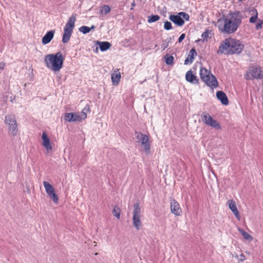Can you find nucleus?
<instances>
[{
	"mask_svg": "<svg viewBox=\"0 0 263 263\" xmlns=\"http://www.w3.org/2000/svg\"><path fill=\"white\" fill-rule=\"evenodd\" d=\"M243 16L239 11L230 13L219 18L216 26L223 34H232L236 31L241 24Z\"/></svg>",
	"mask_w": 263,
	"mask_h": 263,
	"instance_id": "f257e3e1",
	"label": "nucleus"
},
{
	"mask_svg": "<svg viewBox=\"0 0 263 263\" xmlns=\"http://www.w3.org/2000/svg\"><path fill=\"white\" fill-rule=\"evenodd\" d=\"M243 45L236 39L229 37L223 41L219 47L218 54H239L243 49Z\"/></svg>",
	"mask_w": 263,
	"mask_h": 263,
	"instance_id": "f03ea898",
	"label": "nucleus"
},
{
	"mask_svg": "<svg viewBox=\"0 0 263 263\" xmlns=\"http://www.w3.org/2000/svg\"><path fill=\"white\" fill-rule=\"evenodd\" d=\"M64 59L62 53L58 52L54 54L46 55L44 58V62L47 68L54 72H57L62 68Z\"/></svg>",
	"mask_w": 263,
	"mask_h": 263,
	"instance_id": "7ed1b4c3",
	"label": "nucleus"
},
{
	"mask_svg": "<svg viewBox=\"0 0 263 263\" xmlns=\"http://www.w3.org/2000/svg\"><path fill=\"white\" fill-rule=\"evenodd\" d=\"M200 76L201 80L211 88L218 86V83L216 77L206 68L200 67Z\"/></svg>",
	"mask_w": 263,
	"mask_h": 263,
	"instance_id": "20e7f679",
	"label": "nucleus"
},
{
	"mask_svg": "<svg viewBox=\"0 0 263 263\" xmlns=\"http://www.w3.org/2000/svg\"><path fill=\"white\" fill-rule=\"evenodd\" d=\"M76 14H72L69 18L64 28V33L62 37L63 43H67L70 38L76 21Z\"/></svg>",
	"mask_w": 263,
	"mask_h": 263,
	"instance_id": "39448f33",
	"label": "nucleus"
},
{
	"mask_svg": "<svg viewBox=\"0 0 263 263\" xmlns=\"http://www.w3.org/2000/svg\"><path fill=\"white\" fill-rule=\"evenodd\" d=\"M245 77L246 79L249 80L262 79H263V70L258 65L250 66L247 69Z\"/></svg>",
	"mask_w": 263,
	"mask_h": 263,
	"instance_id": "423d86ee",
	"label": "nucleus"
},
{
	"mask_svg": "<svg viewBox=\"0 0 263 263\" xmlns=\"http://www.w3.org/2000/svg\"><path fill=\"white\" fill-rule=\"evenodd\" d=\"M142 217L141 209L139 203L137 202L134 204V209L133 212V226L137 230L140 229L142 227V222L141 218Z\"/></svg>",
	"mask_w": 263,
	"mask_h": 263,
	"instance_id": "0eeeda50",
	"label": "nucleus"
},
{
	"mask_svg": "<svg viewBox=\"0 0 263 263\" xmlns=\"http://www.w3.org/2000/svg\"><path fill=\"white\" fill-rule=\"evenodd\" d=\"M5 123L8 126V129L11 134L14 136L17 133L16 121L13 115H7L5 119Z\"/></svg>",
	"mask_w": 263,
	"mask_h": 263,
	"instance_id": "6e6552de",
	"label": "nucleus"
},
{
	"mask_svg": "<svg viewBox=\"0 0 263 263\" xmlns=\"http://www.w3.org/2000/svg\"><path fill=\"white\" fill-rule=\"evenodd\" d=\"M190 18L187 13L183 12H179L177 15H171L169 20L178 26H182L184 24V20L189 21Z\"/></svg>",
	"mask_w": 263,
	"mask_h": 263,
	"instance_id": "1a4fd4ad",
	"label": "nucleus"
},
{
	"mask_svg": "<svg viewBox=\"0 0 263 263\" xmlns=\"http://www.w3.org/2000/svg\"><path fill=\"white\" fill-rule=\"evenodd\" d=\"M86 114L83 110L80 113H66L64 116V119L69 122L81 121L86 119Z\"/></svg>",
	"mask_w": 263,
	"mask_h": 263,
	"instance_id": "9d476101",
	"label": "nucleus"
},
{
	"mask_svg": "<svg viewBox=\"0 0 263 263\" xmlns=\"http://www.w3.org/2000/svg\"><path fill=\"white\" fill-rule=\"evenodd\" d=\"M202 121L205 124L210 126L216 129H220L221 126L220 124L216 121L214 120L212 117L207 112H203L201 115Z\"/></svg>",
	"mask_w": 263,
	"mask_h": 263,
	"instance_id": "9b49d317",
	"label": "nucleus"
},
{
	"mask_svg": "<svg viewBox=\"0 0 263 263\" xmlns=\"http://www.w3.org/2000/svg\"><path fill=\"white\" fill-rule=\"evenodd\" d=\"M46 192L50 199L52 200L54 203H58L59 198L55 193V190L52 185L48 182L44 181L43 182Z\"/></svg>",
	"mask_w": 263,
	"mask_h": 263,
	"instance_id": "f8f14e48",
	"label": "nucleus"
},
{
	"mask_svg": "<svg viewBox=\"0 0 263 263\" xmlns=\"http://www.w3.org/2000/svg\"><path fill=\"white\" fill-rule=\"evenodd\" d=\"M137 138L138 142L140 143L141 145L143 146L145 152L146 154L149 153L150 149V144L149 142L148 137L141 133L137 134Z\"/></svg>",
	"mask_w": 263,
	"mask_h": 263,
	"instance_id": "ddd939ff",
	"label": "nucleus"
},
{
	"mask_svg": "<svg viewBox=\"0 0 263 263\" xmlns=\"http://www.w3.org/2000/svg\"><path fill=\"white\" fill-rule=\"evenodd\" d=\"M42 145L46 148L48 153L51 152L52 149L51 141L48 137L46 133L43 132L42 135Z\"/></svg>",
	"mask_w": 263,
	"mask_h": 263,
	"instance_id": "4468645a",
	"label": "nucleus"
},
{
	"mask_svg": "<svg viewBox=\"0 0 263 263\" xmlns=\"http://www.w3.org/2000/svg\"><path fill=\"white\" fill-rule=\"evenodd\" d=\"M171 211L176 216H180L182 213L179 204L175 199H172L171 201Z\"/></svg>",
	"mask_w": 263,
	"mask_h": 263,
	"instance_id": "2eb2a0df",
	"label": "nucleus"
},
{
	"mask_svg": "<svg viewBox=\"0 0 263 263\" xmlns=\"http://www.w3.org/2000/svg\"><path fill=\"white\" fill-rule=\"evenodd\" d=\"M185 79L187 82L194 84H197L199 83L197 76L193 74L192 70H189L186 73Z\"/></svg>",
	"mask_w": 263,
	"mask_h": 263,
	"instance_id": "dca6fc26",
	"label": "nucleus"
},
{
	"mask_svg": "<svg viewBox=\"0 0 263 263\" xmlns=\"http://www.w3.org/2000/svg\"><path fill=\"white\" fill-rule=\"evenodd\" d=\"M54 32V30H50L48 31L42 39V44L43 45L48 44L53 39Z\"/></svg>",
	"mask_w": 263,
	"mask_h": 263,
	"instance_id": "f3484780",
	"label": "nucleus"
},
{
	"mask_svg": "<svg viewBox=\"0 0 263 263\" xmlns=\"http://www.w3.org/2000/svg\"><path fill=\"white\" fill-rule=\"evenodd\" d=\"M216 96L218 100H219L221 103L224 105H227L229 104V100L225 93L222 91H218L216 92Z\"/></svg>",
	"mask_w": 263,
	"mask_h": 263,
	"instance_id": "a211bd4d",
	"label": "nucleus"
},
{
	"mask_svg": "<svg viewBox=\"0 0 263 263\" xmlns=\"http://www.w3.org/2000/svg\"><path fill=\"white\" fill-rule=\"evenodd\" d=\"M228 203H229V208L232 211L234 215L237 217V218L238 220H239V219H240L239 213V212L236 207L235 202L233 200H231L228 201Z\"/></svg>",
	"mask_w": 263,
	"mask_h": 263,
	"instance_id": "6ab92c4d",
	"label": "nucleus"
},
{
	"mask_svg": "<svg viewBox=\"0 0 263 263\" xmlns=\"http://www.w3.org/2000/svg\"><path fill=\"white\" fill-rule=\"evenodd\" d=\"M197 55L196 50L194 48L192 49L187 55V57L184 61V64L187 65L189 63H192L194 59V57Z\"/></svg>",
	"mask_w": 263,
	"mask_h": 263,
	"instance_id": "aec40b11",
	"label": "nucleus"
},
{
	"mask_svg": "<svg viewBox=\"0 0 263 263\" xmlns=\"http://www.w3.org/2000/svg\"><path fill=\"white\" fill-rule=\"evenodd\" d=\"M121 74L118 70H115L111 74V80L114 85H118L120 82Z\"/></svg>",
	"mask_w": 263,
	"mask_h": 263,
	"instance_id": "412c9836",
	"label": "nucleus"
},
{
	"mask_svg": "<svg viewBox=\"0 0 263 263\" xmlns=\"http://www.w3.org/2000/svg\"><path fill=\"white\" fill-rule=\"evenodd\" d=\"M100 49L102 51H104L108 49L111 47V44L108 42H98Z\"/></svg>",
	"mask_w": 263,
	"mask_h": 263,
	"instance_id": "4be33fe9",
	"label": "nucleus"
},
{
	"mask_svg": "<svg viewBox=\"0 0 263 263\" xmlns=\"http://www.w3.org/2000/svg\"><path fill=\"white\" fill-rule=\"evenodd\" d=\"M250 13L252 16L250 18L249 22L251 23H254L256 22L258 17V12L257 10L256 9H253L250 11Z\"/></svg>",
	"mask_w": 263,
	"mask_h": 263,
	"instance_id": "5701e85b",
	"label": "nucleus"
},
{
	"mask_svg": "<svg viewBox=\"0 0 263 263\" xmlns=\"http://www.w3.org/2000/svg\"><path fill=\"white\" fill-rule=\"evenodd\" d=\"M110 7L108 5H103L100 10V13L101 15H106L110 12Z\"/></svg>",
	"mask_w": 263,
	"mask_h": 263,
	"instance_id": "b1692460",
	"label": "nucleus"
},
{
	"mask_svg": "<svg viewBox=\"0 0 263 263\" xmlns=\"http://www.w3.org/2000/svg\"><path fill=\"white\" fill-rule=\"evenodd\" d=\"M239 232L243 236V238L248 240L251 241L253 239V237L247 232L245 231L243 229L241 228H238V229Z\"/></svg>",
	"mask_w": 263,
	"mask_h": 263,
	"instance_id": "393cba45",
	"label": "nucleus"
},
{
	"mask_svg": "<svg viewBox=\"0 0 263 263\" xmlns=\"http://www.w3.org/2000/svg\"><path fill=\"white\" fill-rule=\"evenodd\" d=\"M112 213L113 215L118 219L120 218L121 210L118 206H115Z\"/></svg>",
	"mask_w": 263,
	"mask_h": 263,
	"instance_id": "a878e982",
	"label": "nucleus"
},
{
	"mask_svg": "<svg viewBox=\"0 0 263 263\" xmlns=\"http://www.w3.org/2000/svg\"><path fill=\"white\" fill-rule=\"evenodd\" d=\"M174 60V58L172 55L167 54L164 57V60L167 65H172Z\"/></svg>",
	"mask_w": 263,
	"mask_h": 263,
	"instance_id": "bb28decb",
	"label": "nucleus"
},
{
	"mask_svg": "<svg viewBox=\"0 0 263 263\" xmlns=\"http://www.w3.org/2000/svg\"><path fill=\"white\" fill-rule=\"evenodd\" d=\"M160 19V16L158 15H152L148 16V22L152 23L158 21Z\"/></svg>",
	"mask_w": 263,
	"mask_h": 263,
	"instance_id": "cd10ccee",
	"label": "nucleus"
},
{
	"mask_svg": "<svg viewBox=\"0 0 263 263\" xmlns=\"http://www.w3.org/2000/svg\"><path fill=\"white\" fill-rule=\"evenodd\" d=\"M79 30L83 34H86L90 32V28L88 26H83L79 28Z\"/></svg>",
	"mask_w": 263,
	"mask_h": 263,
	"instance_id": "c85d7f7f",
	"label": "nucleus"
},
{
	"mask_svg": "<svg viewBox=\"0 0 263 263\" xmlns=\"http://www.w3.org/2000/svg\"><path fill=\"white\" fill-rule=\"evenodd\" d=\"M164 28L166 30H169L172 28V24L171 22L166 21L164 23Z\"/></svg>",
	"mask_w": 263,
	"mask_h": 263,
	"instance_id": "c756f323",
	"label": "nucleus"
},
{
	"mask_svg": "<svg viewBox=\"0 0 263 263\" xmlns=\"http://www.w3.org/2000/svg\"><path fill=\"white\" fill-rule=\"evenodd\" d=\"M168 46V42L166 40L163 41L161 44V48L162 50L165 49Z\"/></svg>",
	"mask_w": 263,
	"mask_h": 263,
	"instance_id": "7c9ffc66",
	"label": "nucleus"
},
{
	"mask_svg": "<svg viewBox=\"0 0 263 263\" xmlns=\"http://www.w3.org/2000/svg\"><path fill=\"white\" fill-rule=\"evenodd\" d=\"M235 257L240 261H243L245 259V256L242 254H240L239 256L238 255H236Z\"/></svg>",
	"mask_w": 263,
	"mask_h": 263,
	"instance_id": "2f4dec72",
	"label": "nucleus"
},
{
	"mask_svg": "<svg viewBox=\"0 0 263 263\" xmlns=\"http://www.w3.org/2000/svg\"><path fill=\"white\" fill-rule=\"evenodd\" d=\"M209 32L208 31L204 32L202 34V37L203 38V41L204 40H206L209 37Z\"/></svg>",
	"mask_w": 263,
	"mask_h": 263,
	"instance_id": "473e14b6",
	"label": "nucleus"
},
{
	"mask_svg": "<svg viewBox=\"0 0 263 263\" xmlns=\"http://www.w3.org/2000/svg\"><path fill=\"white\" fill-rule=\"evenodd\" d=\"M262 25H263V21L260 22V23H257L256 25V29H261L262 27Z\"/></svg>",
	"mask_w": 263,
	"mask_h": 263,
	"instance_id": "72a5a7b5",
	"label": "nucleus"
},
{
	"mask_svg": "<svg viewBox=\"0 0 263 263\" xmlns=\"http://www.w3.org/2000/svg\"><path fill=\"white\" fill-rule=\"evenodd\" d=\"M185 36V34H184V33L182 34L180 36V37H179L178 42H179V43H181V42H182V41L184 39Z\"/></svg>",
	"mask_w": 263,
	"mask_h": 263,
	"instance_id": "f704fd0d",
	"label": "nucleus"
},
{
	"mask_svg": "<svg viewBox=\"0 0 263 263\" xmlns=\"http://www.w3.org/2000/svg\"><path fill=\"white\" fill-rule=\"evenodd\" d=\"M89 28H90V30H93L95 28V26L94 25H92L90 27H89Z\"/></svg>",
	"mask_w": 263,
	"mask_h": 263,
	"instance_id": "c9c22d12",
	"label": "nucleus"
},
{
	"mask_svg": "<svg viewBox=\"0 0 263 263\" xmlns=\"http://www.w3.org/2000/svg\"><path fill=\"white\" fill-rule=\"evenodd\" d=\"M95 255H98V253H95Z\"/></svg>",
	"mask_w": 263,
	"mask_h": 263,
	"instance_id": "e433bc0d",
	"label": "nucleus"
}]
</instances>
